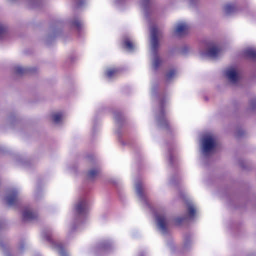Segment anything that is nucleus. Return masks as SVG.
<instances>
[{"label":"nucleus","mask_w":256,"mask_h":256,"mask_svg":"<svg viewBox=\"0 0 256 256\" xmlns=\"http://www.w3.org/2000/svg\"><path fill=\"white\" fill-rule=\"evenodd\" d=\"M150 54L152 60V66L154 68L156 69L162 64V60L156 53V50L158 46L157 34H158V28L152 26L150 29Z\"/></svg>","instance_id":"obj_1"},{"label":"nucleus","mask_w":256,"mask_h":256,"mask_svg":"<svg viewBox=\"0 0 256 256\" xmlns=\"http://www.w3.org/2000/svg\"><path fill=\"white\" fill-rule=\"evenodd\" d=\"M216 146V138L212 133H206L203 136L201 141V148L204 154L208 155L213 152Z\"/></svg>","instance_id":"obj_2"},{"label":"nucleus","mask_w":256,"mask_h":256,"mask_svg":"<svg viewBox=\"0 0 256 256\" xmlns=\"http://www.w3.org/2000/svg\"><path fill=\"white\" fill-rule=\"evenodd\" d=\"M222 50V48L218 44L210 43L208 44L200 52L202 58H215L218 56Z\"/></svg>","instance_id":"obj_3"},{"label":"nucleus","mask_w":256,"mask_h":256,"mask_svg":"<svg viewBox=\"0 0 256 256\" xmlns=\"http://www.w3.org/2000/svg\"><path fill=\"white\" fill-rule=\"evenodd\" d=\"M88 210V202L85 198L79 200L76 204L73 210L74 214L76 216H84Z\"/></svg>","instance_id":"obj_4"},{"label":"nucleus","mask_w":256,"mask_h":256,"mask_svg":"<svg viewBox=\"0 0 256 256\" xmlns=\"http://www.w3.org/2000/svg\"><path fill=\"white\" fill-rule=\"evenodd\" d=\"M190 26L186 22H178L173 28V34L176 36H182L186 34L188 31Z\"/></svg>","instance_id":"obj_5"},{"label":"nucleus","mask_w":256,"mask_h":256,"mask_svg":"<svg viewBox=\"0 0 256 256\" xmlns=\"http://www.w3.org/2000/svg\"><path fill=\"white\" fill-rule=\"evenodd\" d=\"M156 222L159 230L162 233L166 232L167 226L170 219L165 214H158L156 216Z\"/></svg>","instance_id":"obj_6"},{"label":"nucleus","mask_w":256,"mask_h":256,"mask_svg":"<svg viewBox=\"0 0 256 256\" xmlns=\"http://www.w3.org/2000/svg\"><path fill=\"white\" fill-rule=\"evenodd\" d=\"M225 74L232 83H235L239 78V70L236 67L228 68L225 72Z\"/></svg>","instance_id":"obj_7"},{"label":"nucleus","mask_w":256,"mask_h":256,"mask_svg":"<svg viewBox=\"0 0 256 256\" xmlns=\"http://www.w3.org/2000/svg\"><path fill=\"white\" fill-rule=\"evenodd\" d=\"M50 120L55 124H59L64 119L65 114L62 111H56L52 112L50 114Z\"/></svg>","instance_id":"obj_8"},{"label":"nucleus","mask_w":256,"mask_h":256,"mask_svg":"<svg viewBox=\"0 0 256 256\" xmlns=\"http://www.w3.org/2000/svg\"><path fill=\"white\" fill-rule=\"evenodd\" d=\"M36 216V214L33 212L30 208H26L23 210L22 217L24 220H29L34 219Z\"/></svg>","instance_id":"obj_9"},{"label":"nucleus","mask_w":256,"mask_h":256,"mask_svg":"<svg viewBox=\"0 0 256 256\" xmlns=\"http://www.w3.org/2000/svg\"><path fill=\"white\" fill-rule=\"evenodd\" d=\"M123 44L124 48L130 52L132 51L136 48V45L129 38H124Z\"/></svg>","instance_id":"obj_10"},{"label":"nucleus","mask_w":256,"mask_h":256,"mask_svg":"<svg viewBox=\"0 0 256 256\" xmlns=\"http://www.w3.org/2000/svg\"><path fill=\"white\" fill-rule=\"evenodd\" d=\"M224 12L226 14H230L236 12V6L234 4H228L223 6Z\"/></svg>","instance_id":"obj_11"},{"label":"nucleus","mask_w":256,"mask_h":256,"mask_svg":"<svg viewBox=\"0 0 256 256\" xmlns=\"http://www.w3.org/2000/svg\"><path fill=\"white\" fill-rule=\"evenodd\" d=\"M16 194L17 192L14 190L10 193L8 196H6V200L8 204L12 205L14 203L16 198Z\"/></svg>","instance_id":"obj_12"},{"label":"nucleus","mask_w":256,"mask_h":256,"mask_svg":"<svg viewBox=\"0 0 256 256\" xmlns=\"http://www.w3.org/2000/svg\"><path fill=\"white\" fill-rule=\"evenodd\" d=\"M8 32V25L4 22H0V39L4 37Z\"/></svg>","instance_id":"obj_13"},{"label":"nucleus","mask_w":256,"mask_h":256,"mask_svg":"<svg viewBox=\"0 0 256 256\" xmlns=\"http://www.w3.org/2000/svg\"><path fill=\"white\" fill-rule=\"evenodd\" d=\"M135 188L138 196L140 198H142V186L141 182L138 181L136 182Z\"/></svg>","instance_id":"obj_14"},{"label":"nucleus","mask_w":256,"mask_h":256,"mask_svg":"<svg viewBox=\"0 0 256 256\" xmlns=\"http://www.w3.org/2000/svg\"><path fill=\"white\" fill-rule=\"evenodd\" d=\"M118 70L117 69L113 68H110L106 70V75L108 78H110L115 76L118 73Z\"/></svg>","instance_id":"obj_15"},{"label":"nucleus","mask_w":256,"mask_h":256,"mask_svg":"<svg viewBox=\"0 0 256 256\" xmlns=\"http://www.w3.org/2000/svg\"><path fill=\"white\" fill-rule=\"evenodd\" d=\"M100 172L98 169H92L90 170L88 174V176L89 178H93L96 176Z\"/></svg>","instance_id":"obj_16"},{"label":"nucleus","mask_w":256,"mask_h":256,"mask_svg":"<svg viewBox=\"0 0 256 256\" xmlns=\"http://www.w3.org/2000/svg\"><path fill=\"white\" fill-rule=\"evenodd\" d=\"M246 54L250 57H254L256 55V51L252 48H248L246 50Z\"/></svg>","instance_id":"obj_17"},{"label":"nucleus","mask_w":256,"mask_h":256,"mask_svg":"<svg viewBox=\"0 0 256 256\" xmlns=\"http://www.w3.org/2000/svg\"><path fill=\"white\" fill-rule=\"evenodd\" d=\"M188 211L190 216H194V214L196 212V210L193 205H189L188 206Z\"/></svg>","instance_id":"obj_18"},{"label":"nucleus","mask_w":256,"mask_h":256,"mask_svg":"<svg viewBox=\"0 0 256 256\" xmlns=\"http://www.w3.org/2000/svg\"><path fill=\"white\" fill-rule=\"evenodd\" d=\"M25 70V69L20 66H16L14 67V71L17 74H22Z\"/></svg>","instance_id":"obj_19"},{"label":"nucleus","mask_w":256,"mask_h":256,"mask_svg":"<svg viewBox=\"0 0 256 256\" xmlns=\"http://www.w3.org/2000/svg\"><path fill=\"white\" fill-rule=\"evenodd\" d=\"M176 74V72L175 70H172L168 72L166 74V78L168 79H170L172 78Z\"/></svg>","instance_id":"obj_20"},{"label":"nucleus","mask_w":256,"mask_h":256,"mask_svg":"<svg viewBox=\"0 0 256 256\" xmlns=\"http://www.w3.org/2000/svg\"><path fill=\"white\" fill-rule=\"evenodd\" d=\"M73 25L75 26L76 28H80L82 24L81 22L79 20H76L73 22Z\"/></svg>","instance_id":"obj_21"},{"label":"nucleus","mask_w":256,"mask_h":256,"mask_svg":"<svg viewBox=\"0 0 256 256\" xmlns=\"http://www.w3.org/2000/svg\"><path fill=\"white\" fill-rule=\"evenodd\" d=\"M162 120H164V118H162Z\"/></svg>","instance_id":"obj_22"}]
</instances>
